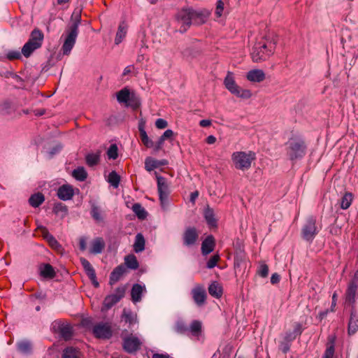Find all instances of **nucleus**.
<instances>
[{"label":"nucleus","instance_id":"obj_1","mask_svg":"<svg viewBox=\"0 0 358 358\" xmlns=\"http://www.w3.org/2000/svg\"><path fill=\"white\" fill-rule=\"evenodd\" d=\"M210 11L206 8L194 10L191 7L182 8L175 15L176 20L181 25L180 31L185 32L192 24L201 25L206 22Z\"/></svg>","mask_w":358,"mask_h":358},{"label":"nucleus","instance_id":"obj_2","mask_svg":"<svg viewBox=\"0 0 358 358\" xmlns=\"http://www.w3.org/2000/svg\"><path fill=\"white\" fill-rule=\"evenodd\" d=\"M80 23V13H73L71 17V22L65 30L64 41L61 49L64 55H69L74 47L78 35V27Z\"/></svg>","mask_w":358,"mask_h":358},{"label":"nucleus","instance_id":"obj_3","mask_svg":"<svg viewBox=\"0 0 358 358\" xmlns=\"http://www.w3.org/2000/svg\"><path fill=\"white\" fill-rule=\"evenodd\" d=\"M277 41L270 36H266L254 45L251 56L253 62H259L266 60L275 50Z\"/></svg>","mask_w":358,"mask_h":358},{"label":"nucleus","instance_id":"obj_4","mask_svg":"<svg viewBox=\"0 0 358 358\" xmlns=\"http://www.w3.org/2000/svg\"><path fill=\"white\" fill-rule=\"evenodd\" d=\"M287 145V154L291 161L301 159L305 155L306 145L303 140L291 138Z\"/></svg>","mask_w":358,"mask_h":358},{"label":"nucleus","instance_id":"obj_5","mask_svg":"<svg viewBox=\"0 0 358 358\" xmlns=\"http://www.w3.org/2000/svg\"><path fill=\"white\" fill-rule=\"evenodd\" d=\"M236 169L245 171L251 166L252 162L255 159V154L252 152H235L231 156Z\"/></svg>","mask_w":358,"mask_h":358},{"label":"nucleus","instance_id":"obj_6","mask_svg":"<svg viewBox=\"0 0 358 358\" xmlns=\"http://www.w3.org/2000/svg\"><path fill=\"white\" fill-rule=\"evenodd\" d=\"M226 88L235 96L242 99H249L252 96V93L249 90H244L238 86L234 80L233 74L228 72L224 80Z\"/></svg>","mask_w":358,"mask_h":358},{"label":"nucleus","instance_id":"obj_7","mask_svg":"<svg viewBox=\"0 0 358 358\" xmlns=\"http://www.w3.org/2000/svg\"><path fill=\"white\" fill-rule=\"evenodd\" d=\"M317 234L316 219L310 216L307 218L306 223L301 229V237L305 241L311 243Z\"/></svg>","mask_w":358,"mask_h":358},{"label":"nucleus","instance_id":"obj_8","mask_svg":"<svg viewBox=\"0 0 358 358\" xmlns=\"http://www.w3.org/2000/svg\"><path fill=\"white\" fill-rule=\"evenodd\" d=\"M52 329L55 333L59 334L60 338L64 341H69L73 337V327L69 323H65L62 320H55L52 323Z\"/></svg>","mask_w":358,"mask_h":358},{"label":"nucleus","instance_id":"obj_9","mask_svg":"<svg viewBox=\"0 0 358 358\" xmlns=\"http://www.w3.org/2000/svg\"><path fill=\"white\" fill-rule=\"evenodd\" d=\"M126 292L125 286H120L115 290V293L105 297L103 302L102 310H108L118 303L124 296Z\"/></svg>","mask_w":358,"mask_h":358},{"label":"nucleus","instance_id":"obj_10","mask_svg":"<svg viewBox=\"0 0 358 358\" xmlns=\"http://www.w3.org/2000/svg\"><path fill=\"white\" fill-rule=\"evenodd\" d=\"M140 339L133 334L122 337V348L129 354H136L141 347Z\"/></svg>","mask_w":358,"mask_h":358},{"label":"nucleus","instance_id":"obj_11","mask_svg":"<svg viewBox=\"0 0 358 358\" xmlns=\"http://www.w3.org/2000/svg\"><path fill=\"white\" fill-rule=\"evenodd\" d=\"M156 178L159 201L162 208H165L168 203V196L169 194V185L164 177L156 174Z\"/></svg>","mask_w":358,"mask_h":358},{"label":"nucleus","instance_id":"obj_12","mask_svg":"<svg viewBox=\"0 0 358 358\" xmlns=\"http://www.w3.org/2000/svg\"><path fill=\"white\" fill-rule=\"evenodd\" d=\"M358 295V271L348 284L345 292V301L352 306H355L356 297Z\"/></svg>","mask_w":358,"mask_h":358},{"label":"nucleus","instance_id":"obj_13","mask_svg":"<svg viewBox=\"0 0 358 358\" xmlns=\"http://www.w3.org/2000/svg\"><path fill=\"white\" fill-rule=\"evenodd\" d=\"M191 295L197 307H203L206 303L207 294L203 285L197 284L191 290Z\"/></svg>","mask_w":358,"mask_h":358},{"label":"nucleus","instance_id":"obj_14","mask_svg":"<svg viewBox=\"0 0 358 358\" xmlns=\"http://www.w3.org/2000/svg\"><path fill=\"white\" fill-rule=\"evenodd\" d=\"M92 332L96 338L101 339H109L113 335L111 327L108 323L100 322L95 324Z\"/></svg>","mask_w":358,"mask_h":358},{"label":"nucleus","instance_id":"obj_15","mask_svg":"<svg viewBox=\"0 0 358 358\" xmlns=\"http://www.w3.org/2000/svg\"><path fill=\"white\" fill-rule=\"evenodd\" d=\"M199 238L197 230L194 227H187L182 234L183 245L185 246L194 245Z\"/></svg>","mask_w":358,"mask_h":358},{"label":"nucleus","instance_id":"obj_16","mask_svg":"<svg viewBox=\"0 0 358 358\" xmlns=\"http://www.w3.org/2000/svg\"><path fill=\"white\" fill-rule=\"evenodd\" d=\"M358 331V312L355 306H352L348 324V334L352 336Z\"/></svg>","mask_w":358,"mask_h":358},{"label":"nucleus","instance_id":"obj_17","mask_svg":"<svg viewBox=\"0 0 358 358\" xmlns=\"http://www.w3.org/2000/svg\"><path fill=\"white\" fill-rule=\"evenodd\" d=\"M106 246L105 241L101 237L94 238L90 243L89 252L92 255L101 254Z\"/></svg>","mask_w":358,"mask_h":358},{"label":"nucleus","instance_id":"obj_18","mask_svg":"<svg viewBox=\"0 0 358 358\" xmlns=\"http://www.w3.org/2000/svg\"><path fill=\"white\" fill-rule=\"evenodd\" d=\"M57 195L62 201L70 200L74 195V189L70 185H63L59 187Z\"/></svg>","mask_w":358,"mask_h":358},{"label":"nucleus","instance_id":"obj_19","mask_svg":"<svg viewBox=\"0 0 358 358\" xmlns=\"http://www.w3.org/2000/svg\"><path fill=\"white\" fill-rule=\"evenodd\" d=\"M215 240L213 235H208L201 243V253L206 256L214 250Z\"/></svg>","mask_w":358,"mask_h":358},{"label":"nucleus","instance_id":"obj_20","mask_svg":"<svg viewBox=\"0 0 358 358\" xmlns=\"http://www.w3.org/2000/svg\"><path fill=\"white\" fill-rule=\"evenodd\" d=\"M145 122L141 120L138 123V131L140 133V138L143 144L148 148H152L154 146V142L148 137L145 130Z\"/></svg>","mask_w":358,"mask_h":358},{"label":"nucleus","instance_id":"obj_21","mask_svg":"<svg viewBox=\"0 0 358 358\" xmlns=\"http://www.w3.org/2000/svg\"><path fill=\"white\" fill-rule=\"evenodd\" d=\"M126 271V266L122 264L115 267L110 273L109 284L113 285L116 283L120 280V278L123 275L124 273H125Z\"/></svg>","mask_w":358,"mask_h":358},{"label":"nucleus","instance_id":"obj_22","mask_svg":"<svg viewBox=\"0 0 358 358\" xmlns=\"http://www.w3.org/2000/svg\"><path fill=\"white\" fill-rule=\"evenodd\" d=\"M39 273L45 279H52L56 275L54 268L50 264H41L38 267Z\"/></svg>","mask_w":358,"mask_h":358},{"label":"nucleus","instance_id":"obj_23","mask_svg":"<svg viewBox=\"0 0 358 358\" xmlns=\"http://www.w3.org/2000/svg\"><path fill=\"white\" fill-rule=\"evenodd\" d=\"M168 164L166 159L157 160L152 157H148L145 160V169L148 171H151L155 169L159 168L160 166Z\"/></svg>","mask_w":358,"mask_h":358},{"label":"nucleus","instance_id":"obj_24","mask_svg":"<svg viewBox=\"0 0 358 358\" xmlns=\"http://www.w3.org/2000/svg\"><path fill=\"white\" fill-rule=\"evenodd\" d=\"M43 40L44 34L43 31L38 28H35L30 33L27 42H31V43H34L41 48Z\"/></svg>","mask_w":358,"mask_h":358},{"label":"nucleus","instance_id":"obj_25","mask_svg":"<svg viewBox=\"0 0 358 358\" xmlns=\"http://www.w3.org/2000/svg\"><path fill=\"white\" fill-rule=\"evenodd\" d=\"M246 78L253 83H260L265 79V73L261 69H253L248 72Z\"/></svg>","mask_w":358,"mask_h":358},{"label":"nucleus","instance_id":"obj_26","mask_svg":"<svg viewBox=\"0 0 358 358\" xmlns=\"http://www.w3.org/2000/svg\"><path fill=\"white\" fill-rule=\"evenodd\" d=\"M38 229L41 230L43 238L48 241V243L52 248H56L60 247V245L58 243V241L51 234L49 233L46 227L43 226H40L38 227Z\"/></svg>","mask_w":358,"mask_h":358},{"label":"nucleus","instance_id":"obj_27","mask_svg":"<svg viewBox=\"0 0 358 358\" xmlns=\"http://www.w3.org/2000/svg\"><path fill=\"white\" fill-rule=\"evenodd\" d=\"M203 215L207 224L210 227H217V222L215 217L214 210L213 208L209 207V206H207V207L204 210Z\"/></svg>","mask_w":358,"mask_h":358},{"label":"nucleus","instance_id":"obj_28","mask_svg":"<svg viewBox=\"0 0 358 358\" xmlns=\"http://www.w3.org/2000/svg\"><path fill=\"white\" fill-rule=\"evenodd\" d=\"M145 290V287L138 283L132 286L131 290V300L134 303L138 302L141 300L142 293Z\"/></svg>","mask_w":358,"mask_h":358},{"label":"nucleus","instance_id":"obj_29","mask_svg":"<svg viewBox=\"0 0 358 358\" xmlns=\"http://www.w3.org/2000/svg\"><path fill=\"white\" fill-rule=\"evenodd\" d=\"M127 31V25L125 22H121L119 24L117 31L116 33L115 43L120 44L125 37Z\"/></svg>","mask_w":358,"mask_h":358},{"label":"nucleus","instance_id":"obj_30","mask_svg":"<svg viewBox=\"0 0 358 358\" xmlns=\"http://www.w3.org/2000/svg\"><path fill=\"white\" fill-rule=\"evenodd\" d=\"M101 151H97L96 153H88L85 156L86 164L90 167H93L97 165L100 162Z\"/></svg>","mask_w":358,"mask_h":358},{"label":"nucleus","instance_id":"obj_31","mask_svg":"<svg viewBox=\"0 0 358 358\" xmlns=\"http://www.w3.org/2000/svg\"><path fill=\"white\" fill-rule=\"evenodd\" d=\"M80 350L74 347H67L63 350L62 358H80Z\"/></svg>","mask_w":358,"mask_h":358},{"label":"nucleus","instance_id":"obj_32","mask_svg":"<svg viewBox=\"0 0 358 358\" xmlns=\"http://www.w3.org/2000/svg\"><path fill=\"white\" fill-rule=\"evenodd\" d=\"M208 289L210 295L215 298L219 299L222 295V287L216 281L213 282Z\"/></svg>","mask_w":358,"mask_h":358},{"label":"nucleus","instance_id":"obj_33","mask_svg":"<svg viewBox=\"0 0 358 358\" xmlns=\"http://www.w3.org/2000/svg\"><path fill=\"white\" fill-rule=\"evenodd\" d=\"M188 331H189L193 336L198 337L202 332V322L198 320H193L189 327Z\"/></svg>","mask_w":358,"mask_h":358},{"label":"nucleus","instance_id":"obj_34","mask_svg":"<svg viewBox=\"0 0 358 358\" xmlns=\"http://www.w3.org/2000/svg\"><path fill=\"white\" fill-rule=\"evenodd\" d=\"M145 241L142 234L138 233L135 237V242L134 244V250L138 253L145 250Z\"/></svg>","mask_w":358,"mask_h":358},{"label":"nucleus","instance_id":"obj_35","mask_svg":"<svg viewBox=\"0 0 358 358\" xmlns=\"http://www.w3.org/2000/svg\"><path fill=\"white\" fill-rule=\"evenodd\" d=\"M122 321L132 325L136 322V315L131 310L124 308L121 316Z\"/></svg>","mask_w":358,"mask_h":358},{"label":"nucleus","instance_id":"obj_36","mask_svg":"<svg viewBox=\"0 0 358 358\" xmlns=\"http://www.w3.org/2000/svg\"><path fill=\"white\" fill-rule=\"evenodd\" d=\"M17 349L22 354H30L32 350L31 343L27 340L20 341L17 343Z\"/></svg>","mask_w":358,"mask_h":358},{"label":"nucleus","instance_id":"obj_37","mask_svg":"<svg viewBox=\"0 0 358 358\" xmlns=\"http://www.w3.org/2000/svg\"><path fill=\"white\" fill-rule=\"evenodd\" d=\"M45 201L44 195L41 193H35L32 194L29 199V203L34 208L38 207Z\"/></svg>","mask_w":358,"mask_h":358},{"label":"nucleus","instance_id":"obj_38","mask_svg":"<svg viewBox=\"0 0 358 358\" xmlns=\"http://www.w3.org/2000/svg\"><path fill=\"white\" fill-rule=\"evenodd\" d=\"M131 94L129 90L124 87L117 93V100L120 103L127 104L129 101Z\"/></svg>","mask_w":358,"mask_h":358},{"label":"nucleus","instance_id":"obj_39","mask_svg":"<svg viewBox=\"0 0 358 358\" xmlns=\"http://www.w3.org/2000/svg\"><path fill=\"white\" fill-rule=\"evenodd\" d=\"M39 48H41V47L38 45H36L34 43H31V42H27L22 48V54L24 57L28 58L35 50Z\"/></svg>","mask_w":358,"mask_h":358},{"label":"nucleus","instance_id":"obj_40","mask_svg":"<svg viewBox=\"0 0 358 358\" xmlns=\"http://www.w3.org/2000/svg\"><path fill=\"white\" fill-rule=\"evenodd\" d=\"M127 268L136 270L138 268L139 264L134 255H129L124 257V264Z\"/></svg>","mask_w":358,"mask_h":358},{"label":"nucleus","instance_id":"obj_41","mask_svg":"<svg viewBox=\"0 0 358 358\" xmlns=\"http://www.w3.org/2000/svg\"><path fill=\"white\" fill-rule=\"evenodd\" d=\"M73 177L80 182L85 181L87 178V173L83 166H79L72 172Z\"/></svg>","mask_w":358,"mask_h":358},{"label":"nucleus","instance_id":"obj_42","mask_svg":"<svg viewBox=\"0 0 358 358\" xmlns=\"http://www.w3.org/2000/svg\"><path fill=\"white\" fill-rule=\"evenodd\" d=\"M132 210L140 220H145L147 217V211L139 203H135L133 205Z\"/></svg>","mask_w":358,"mask_h":358},{"label":"nucleus","instance_id":"obj_43","mask_svg":"<svg viewBox=\"0 0 358 358\" xmlns=\"http://www.w3.org/2000/svg\"><path fill=\"white\" fill-rule=\"evenodd\" d=\"M80 261L88 277H94V273L96 272L90 262L84 257H80Z\"/></svg>","mask_w":358,"mask_h":358},{"label":"nucleus","instance_id":"obj_44","mask_svg":"<svg viewBox=\"0 0 358 358\" xmlns=\"http://www.w3.org/2000/svg\"><path fill=\"white\" fill-rule=\"evenodd\" d=\"M174 329L178 334H185L189 331V327L183 320H178L176 322Z\"/></svg>","mask_w":358,"mask_h":358},{"label":"nucleus","instance_id":"obj_45","mask_svg":"<svg viewBox=\"0 0 358 358\" xmlns=\"http://www.w3.org/2000/svg\"><path fill=\"white\" fill-rule=\"evenodd\" d=\"M352 199V194L346 192L341 198V208L344 210L348 209L351 205Z\"/></svg>","mask_w":358,"mask_h":358},{"label":"nucleus","instance_id":"obj_46","mask_svg":"<svg viewBox=\"0 0 358 358\" xmlns=\"http://www.w3.org/2000/svg\"><path fill=\"white\" fill-rule=\"evenodd\" d=\"M120 181V176L116 171H113L108 175V182L115 188L119 186Z\"/></svg>","mask_w":358,"mask_h":358},{"label":"nucleus","instance_id":"obj_47","mask_svg":"<svg viewBox=\"0 0 358 358\" xmlns=\"http://www.w3.org/2000/svg\"><path fill=\"white\" fill-rule=\"evenodd\" d=\"M91 215L94 220L96 222H101L103 220V217L101 216V211L99 206L93 204L91 209Z\"/></svg>","mask_w":358,"mask_h":358},{"label":"nucleus","instance_id":"obj_48","mask_svg":"<svg viewBox=\"0 0 358 358\" xmlns=\"http://www.w3.org/2000/svg\"><path fill=\"white\" fill-rule=\"evenodd\" d=\"M53 211L55 214L62 213V216L64 217L68 213L67 206L62 203H57L55 204Z\"/></svg>","mask_w":358,"mask_h":358},{"label":"nucleus","instance_id":"obj_49","mask_svg":"<svg viewBox=\"0 0 358 358\" xmlns=\"http://www.w3.org/2000/svg\"><path fill=\"white\" fill-rule=\"evenodd\" d=\"M107 155L108 159H116L118 157V148L116 144H112L110 145Z\"/></svg>","mask_w":358,"mask_h":358},{"label":"nucleus","instance_id":"obj_50","mask_svg":"<svg viewBox=\"0 0 358 358\" xmlns=\"http://www.w3.org/2000/svg\"><path fill=\"white\" fill-rule=\"evenodd\" d=\"M220 260L219 255H214L212 256L210 259L207 262L206 267L208 268H213L216 266L218 261Z\"/></svg>","mask_w":358,"mask_h":358},{"label":"nucleus","instance_id":"obj_51","mask_svg":"<svg viewBox=\"0 0 358 358\" xmlns=\"http://www.w3.org/2000/svg\"><path fill=\"white\" fill-rule=\"evenodd\" d=\"M10 103L8 101H5L0 103V113L3 115H7L10 113Z\"/></svg>","mask_w":358,"mask_h":358},{"label":"nucleus","instance_id":"obj_52","mask_svg":"<svg viewBox=\"0 0 358 358\" xmlns=\"http://www.w3.org/2000/svg\"><path fill=\"white\" fill-rule=\"evenodd\" d=\"M140 105L139 101L138 98L134 94H131L130 96V99L128 103L126 104L127 106H131L133 108L136 109Z\"/></svg>","mask_w":358,"mask_h":358},{"label":"nucleus","instance_id":"obj_53","mask_svg":"<svg viewBox=\"0 0 358 358\" xmlns=\"http://www.w3.org/2000/svg\"><path fill=\"white\" fill-rule=\"evenodd\" d=\"M257 273L262 278H266L268 274V266L266 264H262L260 265Z\"/></svg>","mask_w":358,"mask_h":358},{"label":"nucleus","instance_id":"obj_54","mask_svg":"<svg viewBox=\"0 0 358 358\" xmlns=\"http://www.w3.org/2000/svg\"><path fill=\"white\" fill-rule=\"evenodd\" d=\"M22 55V52H20L19 51H17V50H10L7 53L6 57L9 60L19 59L21 58Z\"/></svg>","mask_w":358,"mask_h":358},{"label":"nucleus","instance_id":"obj_55","mask_svg":"<svg viewBox=\"0 0 358 358\" xmlns=\"http://www.w3.org/2000/svg\"><path fill=\"white\" fill-rule=\"evenodd\" d=\"M334 345H331L328 346L323 355L322 358H333L334 355Z\"/></svg>","mask_w":358,"mask_h":358},{"label":"nucleus","instance_id":"obj_56","mask_svg":"<svg viewBox=\"0 0 358 358\" xmlns=\"http://www.w3.org/2000/svg\"><path fill=\"white\" fill-rule=\"evenodd\" d=\"M279 348L284 354H286L290 350V343L283 341L280 342Z\"/></svg>","mask_w":358,"mask_h":358},{"label":"nucleus","instance_id":"obj_57","mask_svg":"<svg viewBox=\"0 0 358 358\" xmlns=\"http://www.w3.org/2000/svg\"><path fill=\"white\" fill-rule=\"evenodd\" d=\"M224 10V3L222 0H218L216 3L215 13L217 17L222 16V11Z\"/></svg>","mask_w":358,"mask_h":358},{"label":"nucleus","instance_id":"obj_58","mask_svg":"<svg viewBox=\"0 0 358 358\" xmlns=\"http://www.w3.org/2000/svg\"><path fill=\"white\" fill-rule=\"evenodd\" d=\"M293 334H295L296 336H300L303 332V327L301 323L296 322L294 324V330Z\"/></svg>","mask_w":358,"mask_h":358},{"label":"nucleus","instance_id":"obj_59","mask_svg":"<svg viewBox=\"0 0 358 358\" xmlns=\"http://www.w3.org/2000/svg\"><path fill=\"white\" fill-rule=\"evenodd\" d=\"M167 121L162 118H159L155 122V126L158 129H164L167 127Z\"/></svg>","mask_w":358,"mask_h":358},{"label":"nucleus","instance_id":"obj_60","mask_svg":"<svg viewBox=\"0 0 358 358\" xmlns=\"http://www.w3.org/2000/svg\"><path fill=\"white\" fill-rule=\"evenodd\" d=\"M164 141L165 140H164L161 137L159 138L158 141L156 142L155 145H154V146H153L155 152H157L162 149Z\"/></svg>","mask_w":358,"mask_h":358},{"label":"nucleus","instance_id":"obj_61","mask_svg":"<svg viewBox=\"0 0 358 358\" xmlns=\"http://www.w3.org/2000/svg\"><path fill=\"white\" fill-rule=\"evenodd\" d=\"M296 336L293 334L292 331H287L285 334V336L284 337V341H287L289 343L292 342L296 338Z\"/></svg>","mask_w":358,"mask_h":358},{"label":"nucleus","instance_id":"obj_62","mask_svg":"<svg viewBox=\"0 0 358 358\" xmlns=\"http://www.w3.org/2000/svg\"><path fill=\"white\" fill-rule=\"evenodd\" d=\"M79 248L81 251H85L87 248V238L85 236H82L79 239Z\"/></svg>","mask_w":358,"mask_h":358},{"label":"nucleus","instance_id":"obj_63","mask_svg":"<svg viewBox=\"0 0 358 358\" xmlns=\"http://www.w3.org/2000/svg\"><path fill=\"white\" fill-rule=\"evenodd\" d=\"M62 149V145L61 144L56 145L49 152L50 156L51 157H53L55 154L58 153Z\"/></svg>","mask_w":358,"mask_h":358},{"label":"nucleus","instance_id":"obj_64","mask_svg":"<svg viewBox=\"0 0 358 358\" xmlns=\"http://www.w3.org/2000/svg\"><path fill=\"white\" fill-rule=\"evenodd\" d=\"M173 136V131L171 129L166 130L164 134L160 136L164 140L169 139Z\"/></svg>","mask_w":358,"mask_h":358}]
</instances>
